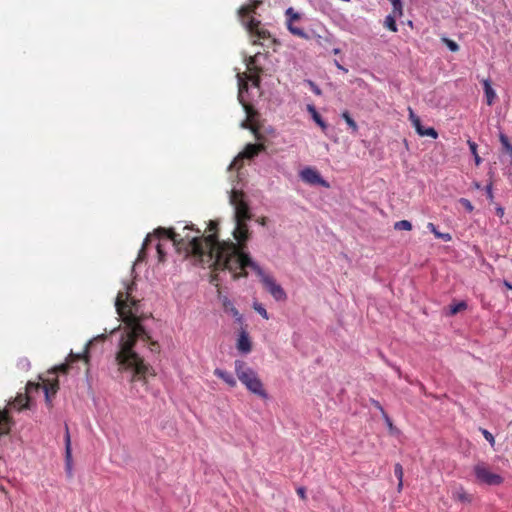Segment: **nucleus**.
Returning <instances> with one entry per match:
<instances>
[{
  "label": "nucleus",
  "instance_id": "5701e85b",
  "mask_svg": "<svg viewBox=\"0 0 512 512\" xmlns=\"http://www.w3.org/2000/svg\"><path fill=\"white\" fill-rule=\"evenodd\" d=\"M88 348H89V344L86 345L85 347V350L83 353H73V352H70L68 358H67V361L71 364V363H74V362H77L79 360H85L86 362H88Z\"/></svg>",
  "mask_w": 512,
  "mask_h": 512
},
{
  "label": "nucleus",
  "instance_id": "393cba45",
  "mask_svg": "<svg viewBox=\"0 0 512 512\" xmlns=\"http://www.w3.org/2000/svg\"><path fill=\"white\" fill-rule=\"evenodd\" d=\"M308 110L311 112L313 120L322 128L323 131H325L327 129V124L323 121L322 117L316 111L315 107L309 105Z\"/></svg>",
  "mask_w": 512,
  "mask_h": 512
},
{
  "label": "nucleus",
  "instance_id": "5fc2aeb1",
  "mask_svg": "<svg viewBox=\"0 0 512 512\" xmlns=\"http://www.w3.org/2000/svg\"><path fill=\"white\" fill-rule=\"evenodd\" d=\"M253 62H254V59L251 57V58H250V61H249V63H248V67H250V65H251Z\"/></svg>",
  "mask_w": 512,
  "mask_h": 512
},
{
  "label": "nucleus",
  "instance_id": "c03bdc74",
  "mask_svg": "<svg viewBox=\"0 0 512 512\" xmlns=\"http://www.w3.org/2000/svg\"><path fill=\"white\" fill-rule=\"evenodd\" d=\"M297 494L300 496V498L305 499L306 498V491L304 487H299L297 489Z\"/></svg>",
  "mask_w": 512,
  "mask_h": 512
},
{
  "label": "nucleus",
  "instance_id": "473e14b6",
  "mask_svg": "<svg viewBox=\"0 0 512 512\" xmlns=\"http://www.w3.org/2000/svg\"><path fill=\"white\" fill-rule=\"evenodd\" d=\"M467 308V304L464 301H460L450 306L449 315H455Z\"/></svg>",
  "mask_w": 512,
  "mask_h": 512
},
{
  "label": "nucleus",
  "instance_id": "39448f33",
  "mask_svg": "<svg viewBox=\"0 0 512 512\" xmlns=\"http://www.w3.org/2000/svg\"><path fill=\"white\" fill-rule=\"evenodd\" d=\"M235 373L239 381L253 394L266 399L268 394L263 387V383L257 373L250 368L244 361H235Z\"/></svg>",
  "mask_w": 512,
  "mask_h": 512
},
{
  "label": "nucleus",
  "instance_id": "79ce46f5",
  "mask_svg": "<svg viewBox=\"0 0 512 512\" xmlns=\"http://www.w3.org/2000/svg\"><path fill=\"white\" fill-rule=\"evenodd\" d=\"M245 109H246L248 118H252L256 114V111L251 106H245Z\"/></svg>",
  "mask_w": 512,
  "mask_h": 512
},
{
  "label": "nucleus",
  "instance_id": "a211bd4d",
  "mask_svg": "<svg viewBox=\"0 0 512 512\" xmlns=\"http://www.w3.org/2000/svg\"><path fill=\"white\" fill-rule=\"evenodd\" d=\"M27 393L25 394H22V393H19L11 402H9V406H12L13 408H17L18 410H22L24 408H26L28 406V401H29V397H28V391L26 390ZM33 391H31L30 393H32Z\"/></svg>",
  "mask_w": 512,
  "mask_h": 512
},
{
  "label": "nucleus",
  "instance_id": "de8ad7c7",
  "mask_svg": "<svg viewBox=\"0 0 512 512\" xmlns=\"http://www.w3.org/2000/svg\"><path fill=\"white\" fill-rule=\"evenodd\" d=\"M503 214H504V209H503V208H501V207L497 208V215H498V216H500V217H502V216H503Z\"/></svg>",
  "mask_w": 512,
  "mask_h": 512
},
{
  "label": "nucleus",
  "instance_id": "2f4dec72",
  "mask_svg": "<svg viewBox=\"0 0 512 512\" xmlns=\"http://www.w3.org/2000/svg\"><path fill=\"white\" fill-rule=\"evenodd\" d=\"M342 118L345 120V122L347 123V125L352 129L353 132H357L358 130V125L357 123L354 121V119L350 116L349 112L348 111H344L342 113Z\"/></svg>",
  "mask_w": 512,
  "mask_h": 512
},
{
  "label": "nucleus",
  "instance_id": "2eb2a0df",
  "mask_svg": "<svg viewBox=\"0 0 512 512\" xmlns=\"http://www.w3.org/2000/svg\"><path fill=\"white\" fill-rule=\"evenodd\" d=\"M14 421L8 409L0 410V436L9 434Z\"/></svg>",
  "mask_w": 512,
  "mask_h": 512
},
{
  "label": "nucleus",
  "instance_id": "a18cd8bd",
  "mask_svg": "<svg viewBox=\"0 0 512 512\" xmlns=\"http://www.w3.org/2000/svg\"><path fill=\"white\" fill-rule=\"evenodd\" d=\"M373 403H374L375 407L380 409L382 411V413L385 415L384 410H383L382 406L380 405V403L378 401H373Z\"/></svg>",
  "mask_w": 512,
  "mask_h": 512
},
{
  "label": "nucleus",
  "instance_id": "a878e982",
  "mask_svg": "<svg viewBox=\"0 0 512 512\" xmlns=\"http://www.w3.org/2000/svg\"><path fill=\"white\" fill-rule=\"evenodd\" d=\"M499 141L502 145L503 151L509 154V156L512 158V144L510 143L509 138L505 134L500 133Z\"/></svg>",
  "mask_w": 512,
  "mask_h": 512
},
{
  "label": "nucleus",
  "instance_id": "58836bf2",
  "mask_svg": "<svg viewBox=\"0 0 512 512\" xmlns=\"http://www.w3.org/2000/svg\"><path fill=\"white\" fill-rule=\"evenodd\" d=\"M482 434L487 441H489L492 445L494 444V442H495L494 436L489 431H487L486 429H483Z\"/></svg>",
  "mask_w": 512,
  "mask_h": 512
},
{
  "label": "nucleus",
  "instance_id": "c9c22d12",
  "mask_svg": "<svg viewBox=\"0 0 512 512\" xmlns=\"http://www.w3.org/2000/svg\"><path fill=\"white\" fill-rule=\"evenodd\" d=\"M254 309L264 318L269 319L266 309L259 303L254 304Z\"/></svg>",
  "mask_w": 512,
  "mask_h": 512
},
{
  "label": "nucleus",
  "instance_id": "6e6552de",
  "mask_svg": "<svg viewBox=\"0 0 512 512\" xmlns=\"http://www.w3.org/2000/svg\"><path fill=\"white\" fill-rule=\"evenodd\" d=\"M245 26L251 37H254L257 40H267L271 38L270 32L262 26L259 20L253 17L249 18V20L245 23Z\"/></svg>",
  "mask_w": 512,
  "mask_h": 512
},
{
  "label": "nucleus",
  "instance_id": "4468645a",
  "mask_svg": "<svg viewBox=\"0 0 512 512\" xmlns=\"http://www.w3.org/2000/svg\"><path fill=\"white\" fill-rule=\"evenodd\" d=\"M236 347H237L238 351L245 353V354L251 352V350H252V343H251L249 334L246 331V329H244V328H241V331H240L238 339H237Z\"/></svg>",
  "mask_w": 512,
  "mask_h": 512
},
{
  "label": "nucleus",
  "instance_id": "6ab92c4d",
  "mask_svg": "<svg viewBox=\"0 0 512 512\" xmlns=\"http://www.w3.org/2000/svg\"><path fill=\"white\" fill-rule=\"evenodd\" d=\"M214 374L220 378L221 380H223L229 387H235L236 386V380L235 378L233 377V375L225 370H222V369H219V368H216L214 370Z\"/></svg>",
  "mask_w": 512,
  "mask_h": 512
},
{
  "label": "nucleus",
  "instance_id": "7ed1b4c3",
  "mask_svg": "<svg viewBox=\"0 0 512 512\" xmlns=\"http://www.w3.org/2000/svg\"><path fill=\"white\" fill-rule=\"evenodd\" d=\"M220 253L219 261L221 265L233 274L234 279L247 277L248 272L246 269L251 268L276 301L286 300L287 295L284 289L276 283L272 276L265 274L263 269L251 259L249 254H239L237 247L233 244H226Z\"/></svg>",
  "mask_w": 512,
  "mask_h": 512
},
{
  "label": "nucleus",
  "instance_id": "f3484780",
  "mask_svg": "<svg viewBox=\"0 0 512 512\" xmlns=\"http://www.w3.org/2000/svg\"><path fill=\"white\" fill-rule=\"evenodd\" d=\"M221 301H222V306H223L224 311L228 314H231L235 318L236 322H238L239 324H242L243 317L239 313L237 308L234 306V304L229 300V298L227 296H223V297H221Z\"/></svg>",
  "mask_w": 512,
  "mask_h": 512
},
{
  "label": "nucleus",
  "instance_id": "49530a36",
  "mask_svg": "<svg viewBox=\"0 0 512 512\" xmlns=\"http://www.w3.org/2000/svg\"><path fill=\"white\" fill-rule=\"evenodd\" d=\"M251 80L253 81V84H254L255 86H258V85H259V83H260V79H259V77H258V76L254 77V78H253V79H251Z\"/></svg>",
  "mask_w": 512,
  "mask_h": 512
},
{
  "label": "nucleus",
  "instance_id": "f8f14e48",
  "mask_svg": "<svg viewBox=\"0 0 512 512\" xmlns=\"http://www.w3.org/2000/svg\"><path fill=\"white\" fill-rule=\"evenodd\" d=\"M286 16L288 17L287 29L289 32L297 37L308 39V34L302 28L293 25V21L300 19V14L290 7L286 10Z\"/></svg>",
  "mask_w": 512,
  "mask_h": 512
},
{
  "label": "nucleus",
  "instance_id": "412c9836",
  "mask_svg": "<svg viewBox=\"0 0 512 512\" xmlns=\"http://www.w3.org/2000/svg\"><path fill=\"white\" fill-rule=\"evenodd\" d=\"M262 4L261 0H253L251 4L242 6L239 9V15L244 18L250 15L251 13H254L255 10Z\"/></svg>",
  "mask_w": 512,
  "mask_h": 512
},
{
  "label": "nucleus",
  "instance_id": "4be33fe9",
  "mask_svg": "<svg viewBox=\"0 0 512 512\" xmlns=\"http://www.w3.org/2000/svg\"><path fill=\"white\" fill-rule=\"evenodd\" d=\"M65 444H66V466H67V471L69 473V475H71V459H72V454H71V442H70V435H69V431H68V428L66 427V437H65Z\"/></svg>",
  "mask_w": 512,
  "mask_h": 512
},
{
  "label": "nucleus",
  "instance_id": "864d4df0",
  "mask_svg": "<svg viewBox=\"0 0 512 512\" xmlns=\"http://www.w3.org/2000/svg\"><path fill=\"white\" fill-rule=\"evenodd\" d=\"M337 67L345 72H347V69H345L342 65H340L339 63H336Z\"/></svg>",
  "mask_w": 512,
  "mask_h": 512
},
{
  "label": "nucleus",
  "instance_id": "a19ab883",
  "mask_svg": "<svg viewBox=\"0 0 512 512\" xmlns=\"http://www.w3.org/2000/svg\"><path fill=\"white\" fill-rule=\"evenodd\" d=\"M486 194H487L488 199H490L492 201L494 198L493 191H492V184H489L486 186Z\"/></svg>",
  "mask_w": 512,
  "mask_h": 512
},
{
  "label": "nucleus",
  "instance_id": "72a5a7b5",
  "mask_svg": "<svg viewBox=\"0 0 512 512\" xmlns=\"http://www.w3.org/2000/svg\"><path fill=\"white\" fill-rule=\"evenodd\" d=\"M394 228L396 230L410 231L412 229V224L408 220H401L395 223Z\"/></svg>",
  "mask_w": 512,
  "mask_h": 512
},
{
  "label": "nucleus",
  "instance_id": "c756f323",
  "mask_svg": "<svg viewBox=\"0 0 512 512\" xmlns=\"http://www.w3.org/2000/svg\"><path fill=\"white\" fill-rule=\"evenodd\" d=\"M396 16L395 15H388L386 18H385V21H384V26L386 28H388L390 31L392 32H397L398 31V28H397V25H396Z\"/></svg>",
  "mask_w": 512,
  "mask_h": 512
},
{
  "label": "nucleus",
  "instance_id": "4c0bfd02",
  "mask_svg": "<svg viewBox=\"0 0 512 512\" xmlns=\"http://www.w3.org/2000/svg\"><path fill=\"white\" fill-rule=\"evenodd\" d=\"M156 250H157V253H158L159 261L160 262L164 261L166 254H165V252H164V250L162 248V244L160 242H158L156 244Z\"/></svg>",
  "mask_w": 512,
  "mask_h": 512
},
{
  "label": "nucleus",
  "instance_id": "f03ea898",
  "mask_svg": "<svg viewBox=\"0 0 512 512\" xmlns=\"http://www.w3.org/2000/svg\"><path fill=\"white\" fill-rule=\"evenodd\" d=\"M218 225L217 220H210L207 227L209 234L203 235L199 229H196L198 235L194 237H190L188 234L181 236L172 228L159 227L154 231V234H148L146 236L139 252V259H142L146 249H148L149 244L154 238L160 240L162 237H166L173 242L175 247L179 250L184 249L187 255L193 256L201 265H207L215 271L227 270V268L222 266L220 261H218V259L220 260L222 248H224L226 244H233L237 249H239V247L232 241H220L218 239ZM238 253L242 254L240 250H238Z\"/></svg>",
  "mask_w": 512,
  "mask_h": 512
},
{
  "label": "nucleus",
  "instance_id": "aec40b11",
  "mask_svg": "<svg viewBox=\"0 0 512 512\" xmlns=\"http://www.w3.org/2000/svg\"><path fill=\"white\" fill-rule=\"evenodd\" d=\"M483 88H484V93L486 96L487 105H489V106L493 105V103L496 99V92L492 88L491 82L488 79L483 80Z\"/></svg>",
  "mask_w": 512,
  "mask_h": 512
},
{
  "label": "nucleus",
  "instance_id": "f704fd0d",
  "mask_svg": "<svg viewBox=\"0 0 512 512\" xmlns=\"http://www.w3.org/2000/svg\"><path fill=\"white\" fill-rule=\"evenodd\" d=\"M443 42L446 44L450 51L457 52L459 50V45L455 41L448 38H443Z\"/></svg>",
  "mask_w": 512,
  "mask_h": 512
},
{
  "label": "nucleus",
  "instance_id": "e433bc0d",
  "mask_svg": "<svg viewBox=\"0 0 512 512\" xmlns=\"http://www.w3.org/2000/svg\"><path fill=\"white\" fill-rule=\"evenodd\" d=\"M459 202L468 212H472L473 211L474 206L472 205V203L468 199L461 198L459 200Z\"/></svg>",
  "mask_w": 512,
  "mask_h": 512
},
{
  "label": "nucleus",
  "instance_id": "ea45409f",
  "mask_svg": "<svg viewBox=\"0 0 512 512\" xmlns=\"http://www.w3.org/2000/svg\"><path fill=\"white\" fill-rule=\"evenodd\" d=\"M308 84L309 86L311 87L312 91L316 94V95H320L321 94V90L320 88L313 82V81H308Z\"/></svg>",
  "mask_w": 512,
  "mask_h": 512
},
{
  "label": "nucleus",
  "instance_id": "7c9ffc66",
  "mask_svg": "<svg viewBox=\"0 0 512 512\" xmlns=\"http://www.w3.org/2000/svg\"><path fill=\"white\" fill-rule=\"evenodd\" d=\"M467 144L469 146V149H470L472 155L474 156V160H475L476 166H479L481 164V162H482V159L478 155V152H477V147L478 146H477V144L474 141H472V140H468Z\"/></svg>",
  "mask_w": 512,
  "mask_h": 512
},
{
  "label": "nucleus",
  "instance_id": "9d476101",
  "mask_svg": "<svg viewBox=\"0 0 512 512\" xmlns=\"http://www.w3.org/2000/svg\"><path fill=\"white\" fill-rule=\"evenodd\" d=\"M233 235L238 242L235 244L239 247L241 253H246L244 251V249L246 248L245 242L249 238V229L248 225L246 224V221H236V227L234 229Z\"/></svg>",
  "mask_w": 512,
  "mask_h": 512
},
{
  "label": "nucleus",
  "instance_id": "cd10ccee",
  "mask_svg": "<svg viewBox=\"0 0 512 512\" xmlns=\"http://www.w3.org/2000/svg\"><path fill=\"white\" fill-rule=\"evenodd\" d=\"M394 474H395L396 478L398 479V491H401V489L403 487L404 472H403V467L400 463H396L394 465Z\"/></svg>",
  "mask_w": 512,
  "mask_h": 512
},
{
  "label": "nucleus",
  "instance_id": "9b49d317",
  "mask_svg": "<svg viewBox=\"0 0 512 512\" xmlns=\"http://www.w3.org/2000/svg\"><path fill=\"white\" fill-rule=\"evenodd\" d=\"M301 179L311 185H320L325 188L329 187V183L324 180L319 172L313 168L307 167L303 169L300 173Z\"/></svg>",
  "mask_w": 512,
  "mask_h": 512
},
{
  "label": "nucleus",
  "instance_id": "bb28decb",
  "mask_svg": "<svg viewBox=\"0 0 512 512\" xmlns=\"http://www.w3.org/2000/svg\"><path fill=\"white\" fill-rule=\"evenodd\" d=\"M242 128L249 129L255 136L256 140L260 141L263 139V135L259 132V128L253 124H250L247 120L241 124Z\"/></svg>",
  "mask_w": 512,
  "mask_h": 512
},
{
  "label": "nucleus",
  "instance_id": "37998d69",
  "mask_svg": "<svg viewBox=\"0 0 512 512\" xmlns=\"http://www.w3.org/2000/svg\"><path fill=\"white\" fill-rule=\"evenodd\" d=\"M18 365H21V367L25 369V368H29L30 362L26 358H24L19 361Z\"/></svg>",
  "mask_w": 512,
  "mask_h": 512
},
{
  "label": "nucleus",
  "instance_id": "20e7f679",
  "mask_svg": "<svg viewBox=\"0 0 512 512\" xmlns=\"http://www.w3.org/2000/svg\"><path fill=\"white\" fill-rule=\"evenodd\" d=\"M70 363L67 361L66 363L55 366L49 374L53 375V378H40L42 383L28 382L27 383V391H39L43 390L45 394V401L49 407H52V398L55 396L57 391L59 390V381L57 378L58 373L66 374L70 369Z\"/></svg>",
  "mask_w": 512,
  "mask_h": 512
},
{
  "label": "nucleus",
  "instance_id": "dca6fc26",
  "mask_svg": "<svg viewBox=\"0 0 512 512\" xmlns=\"http://www.w3.org/2000/svg\"><path fill=\"white\" fill-rule=\"evenodd\" d=\"M265 150H266V146L262 143H258V144L250 143L245 146L243 152L240 153V156L242 158L253 159L260 152H263Z\"/></svg>",
  "mask_w": 512,
  "mask_h": 512
},
{
  "label": "nucleus",
  "instance_id": "1a4fd4ad",
  "mask_svg": "<svg viewBox=\"0 0 512 512\" xmlns=\"http://www.w3.org/2000/svg\"><path fill=\"white\" fill-rule=\"evenodd\" d=\"M409 111V120L411 121L413 127L415 128L417 134L419 136H428L433 139L438 137V132L433 127L425 128L423 127L420 118L414 113L412 108H408Z\"/></svg>",
  "mask_w": 512,
  "mask_h": 512
},
{
  "label": "nucleus",
  "instance_id": "0eeeda50",
  "mask_svg": "<svg viewBox=\"0 0 512 512\" xmlns=\"http://www.w3.org/2000/svg\"><path fill=\"white\" fill-rule=\"evenodd\" d=\"M230 203L235 208V220L247 221L251 218V213L247 202L244 200V193L240 190H232L230 194Z\"/></svg>",
  "mask_w": 512,
  "mask_h": 512
},
{
  "label": "nucleus",
  "instance_id": "6e6d98bb",
  "mask_svg": "<svg viewBox=\"0 0 512 512\" xmlns=\"http://www.w3.org/2000/svg\"><path fill=\"white\" fill-rule=\"evenodd\" d=\"M99 338H101L103 340V339H105V335L103 334V335L99 336Z\"/></svg>",
  "mask_w": 512,
  "mask_h": 512
},
{
  "label": "nucleus",
  "instance_id": "ddd939ff",
  "mask_svg": "<svg viewBox=\"0 0 512 512\" xmlns=\"http://www.w3.org/2000/svg\"><path fill=\"white\" fill-rule=\"evenodd\" d=\"M451 497L455 502L471 504L473 495L468 493L461 484H455L451 490Z\"/></svg>",
  "mask_w": 512,
  "mask_h": 512
},
{
  "label": "nucleus",
  "instance_id": "09e8293b",
  "mask_svg": "<svg viewBox=\"0 0 512 512\" xmlns=\"http://www.w3.org/2000/svg\"><path fill=\"white\" fill-rule=\"evenodd\" d=\"M266 221L267 219L265 217H262L261 219L258 220V222L261 224V225H266Z\"/></svg>",
  "mask_w": 512,
  "mask_h": 512
},
{
  "label": "nucleus",
  "instance_id": "423d86ee",
  "mask_svg": "<svg viewBox=\"0 0 512 512\" xmlns=\"http://www.w3.org/2000/svg\"><path fill=\"white\" fill-rule=\"evenodd\" d=\"M476 482L488 486H498L504 482V478L491 471L489 465L485 462H478L473 467Z\"/></svg>",
  "mask_w": 512,
  "mask_h": 512
},
{
  "label": "nucleus",
  "instance_id": "603ef678",
  "mask_svg": "<svg viewBox=\"0 0 512 512\" xmlns=\"http://www.w3.org/2000/svg\"><path fill=\"white\" fill-rule=\"evenodd\" d=\"M504 285H505L508 289H511V290H512V285H511L508 281H504Z\"/></svg>",
  "mask_w": 512,
  "mask_h": 512
},
{
  "label": "nucleus",
  "instance_id": "3c124183",
  "mask_svg": "<svg viewBox=\"0 0 512 512\" xmlns=\"http://www.w3.org/2000/svg\"><path fill=\"white\" fill-rule=\"evenodd\" d=\"M385 418H386V421H387V425H389V427H392V422L389 419V417L387 415H385Z\"/></svg>",
  "mask_w": 512,
  "mask_h": 512
},
{
  "label": "nucleus",
  "instance_id": "8fccbe9b",
  "mask_svg": "<svg viewBox=\"0 0 512 512\" xmlns=\"http://www.w3.org/2000/svg\"><path fill=\"white\" fill-rule=\"evenodd\" d=\"M184 230H194V226L193 224L192 225H187L184 227Z\"/></svg>",
  "mask_w": 512,
  "mask_h": 512
},
{
  "label": "nucleus",
  "instance_id": "c85d7f7f",
  "mask_svg": "<svg viewBox=\"0 0 512 512\" xmlns=\"http://www.w3.org/2000/svg\"><path fill=\"white\" fill-rule=\"evenodd\" d=\"M393 6L392 13L390 15H395L396 17H401L403 15V5L401 0H389Z\"/></svg>",
  "mask_w": 512,
  "mask_h": 512
},
{
  "label": "nucleus",
  "instance_id": "b1692460",
  "mask_svg": "<svg viewBox=\"0 0 512 512\" xmlns=\"http://www.w3.org/2000/svg\"><path fill=\"white\" fill-rule=\"evenodd\" d=\"M427 228L434 234V236L438 239H442L445 242H448L452 239L449 233H441L436 229V226L433 223H428Z\"/></svg>",
  "mask_w": 512,
  "mask_h": 512
},
{
  "label": "nucleus",
  "instance_id": "f257e3e1",
  "mask_svg": "<svg viewBox=\"0 0 512 512\" xmlns=\"http://www.w3.org/2000/svg\"><path fill=\"white\" fill-rule=\"evenodd\" d=\"M134 283H124V290L119 291L116 297L115 306L117 313L125 323L120 331V338L115 353V362L118 371L130 373V381L147 383L148 376H154L153 367L135 350L139 340L148 343L151 352L159 353L160 345L153 340L151 335L141 324L139 317L134 312L137 300L131 297Z\"/></svg>",
  "mask_w": 512,
  "mask_h": 512
}]
</instances>
